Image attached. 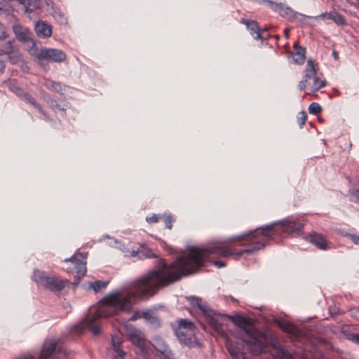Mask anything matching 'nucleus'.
<instances>
[{"instance_id":"nucleus-1","label":"nucleus","mask_w":359,"mask_h":359,"mask_svg":"<svg viewBox=\"0 0 359 359\" xmlns=\"http://www.w3.org/2000/svg\"><path fill=\"white\" fill-rule=\"evenodd\" d=\"M252 252L253 231H251L239 236L218 241L204 248H192L170 264L160 260L156 269L150 271L128 287L104 297L97 306L90 308L82 322L83 327L97 334L100 332L101 318L130 311L137 296L147 298L154 295L159 288L176 282L183 276L196 273L198 268L203 266L209 255H215L220 257L233 255L238 258L244 253Z\"/></svg>"},{"instance_id":"nucleus-2","label":"nucleus","mask_w":359,"mask_h":359,"mask_svg":"<svg viewBox=\"0 0 359 359\" xmlns=\"http://www.w3.org/2000/svg\"><path fill=\"white\" fill-rule=\"evenodd\" d=\"M229 318L240 327V338L252 354L258 355L264 351L266 335L255 328L250 318L239 315L229 316Z\"/></svg>"},{"instance_id":"nucleus-3","label":"nucleus","mask_w":359,"mask_h":359,"mask_svg":"<svg viewBox=\"0 0 359 359\" xmlns=\"http://www.w3.org/2000/svg\"><path fill=\"white\" fill-rule=\"evenodd\" d=\"M33 279L38 285L53 291H60L65 285L64 280L55 277L49 276L45 272L40 270H35L34 271Z\"/></svg>"},{"instance_id":"nucleus-4","label":"nucleus","mask_w":359,"mask_h":359,"mask_svg":"<svg viewBox=\"0 0 359 359\" xmlns=\"http://www.w3.org/2000/svg\"><path fill=\"white\" fill-rule=\"evenodd\" d=\"M177 324L178 327L175 330L177 337L185 344L189 342L194 334L195 328L194 323L186 319H180L177 320Z\"/></svg>"},{"instance_id":"nucleus-5","label":"nucleus","mask_w":359,"mask_h":359,"mask_svg":"<svg viewBox=\"0 0 359 359\" xmlns=\"http://www.w3.org/2000/svg\"><path fill=\"white\" fill-rule=\"evenodd\" d=\"M39 60H46L54 62H61L66 60V54L61 50L55 48H41L36 55Z\"/></svg>"},{"instance_id":"nucleus-6","label":"nucleus","mask_w":359,"mask_h":359,"mask_svg":"<svg viewBox=\"0 0 359 359\" xmlns=\"http://www.w3.org/2000/svg\"><path fill=\"white\" fill-rule=\"evenodd\" d=\"M86 258L87 254L78 252L71 258L66 259L65 262H71L74 265V269L79 276H83L86 273Z\"/></svg>"},{"instance_id":"nucleus-7","label":"nucleus","mask_w":359,"mask_h":359,"mask_svg":"<svg viewBox=\"0 0 359 359\" xmlns=\"http://www.w3.org/2000/svg\"><path fill=\"white\" fill-rule=\"evenodd\" d=\"M317 69L313 61L311 59L307 60L306 67L304 70V79L299 83V88L300 90L307 88V83L310 79L316 76Z\"/></svg>"},{"instance_id":"nucleus-8","label":"nucleus","mask_w":359,"mask_h":359,"mask_svg":"<svg viewBox=\"0 0 359 359\" xmlns=\"http://www.w3.org/2000/svg\"><path fill=\"white\" fill-rule=\"evenodd\" d=\"M208 318L210 325L217 332H220L225 320L224 316L215 313L212 310L209 309L204 314Z\"/></svg>"},{"instance_id":"nucleus-9","label":"nucleus","mask_w":359,"mask_h":359,"mask_svg":"<svg viewBox=\"0 0 359 359\" xmlns=\"http://www.w3.org/2000/svg\"><path fill=\"white\" fill-rule=\"evenodd\" d=\"M309 241L318 249L322 250L330 249L332 244L323 235L316 232H313L310 235Z\"/></svg>"},{"instance_id":"nucleus-10","label":"nucleus","mask_w":359,"mask_h":359,"mask_svg":"<svg viewBox=\"0 0 359 359\" xmlns=\"http://www.w3.org/2000/svg\"><path fill=\"white\" fill-rule=\"evenodd\" d=\"M275 323L283 331L294 337H297L299 334L298 327L287 320L276 319Z\"/></svg>"},{"instance_id":"nucleus-11","label":"nucleus","mask_w":359,"mask_h":359,"mask_svg":"<svg viewBox=\"0 0 359 359\" xmlns=\"http://www.w3.org/2000/svg\"><path fill=\"white\" fill-rule=\"evenodd\" d=\"M292 61L297 65H302L306 58V49L298 46L297 43L293 44Z\"/></svg>"},{"instance_id":"nucleus-12","label":"nucleus","mask_w":359,"mask_h":359,"mask_svg":"<svg viewBox=\"0 0 359 359\" xmlns=\"http://www.w3.org/2000/svg\"><path fill=\"white\" fill-rule=\"evenodd\" d=\"M36 34L39 37L47 38L52 34L51 26L44 22H38L35 25Z\"/></svg>"},{"instance_id":"nucleus-13","label":"nucleus","mask_w":359,"mask_h":359,"mask_svg":"<svg viewBox=\"0 0 359 359\" xmlns=\"http://www.w3.org/2000/svg\"><path fill=\"white\" fill-rule=\"evenodd\" d=\"M127 336L129 339V340L135 345L137 346H141L144 344V337L142 334V333L135 330L132 329L128 330L127 333Z\"/></svg>"},{"instance_id":"nucleus-14","label":"nucleus","mask_w":359,"mask_h":359,"mask_svg":"<svg viewBox=\"0 0 359 359\" xmlns=\"http://www.w3.org/2000/svg\"><path fill=\"white\" fill-rule=\"evenodd\" d=\"M242 22L247 26V28L250 32L251 35H252L255 39L262 40L263 37L261 35V32L259 29L257 22L248 21L243 19L242 20Z\"/></svg>"},{"instance_id":"nucleus-15","label":"nucleus","mask_w":359,"mask_h":359,"mask_svg":"<svg viewBox=\"0 0 359 359\" xmlns=\"http://www.w3.org/2000/svg\"><path fill=\"white\" fill-rule=\"evenodd\" d=\"M280 13L281 15H283L288 18H294L299 20V21H304V20L309 18V17H306L304 15L294 12L290 8H280Z\"/></svg>"},{"instance_id":"nucleus-16","label":"nucleus","mask_w":359,"mask_h":359,"mask_svg":"<svg viewBox=\"0 0 359 359\" xmlns=\"http://www.w3.org/2000/svg\"><path fill=\"white\" fill-rule=\"evenodd\" d=\"M187 299L192 306L197 307L203 314L206 313L209 310L208 306L202 302V299L199 297L191 296L187 297Z\"/></svg>"},{"instance_id":"nucleus-17","label":"nucleus","mask_w":359,"mask_h":359,"mask_svg":"<svg viewBox=\"0 0 359 359\" xmlns=\"http://www.w3.org/2000/svg\"><path fill=\"white\" fill-rule=\"evenodd\" d=\"M227 348L233 359H250L241 353L238 346L232 342H227Z\"/></svg>"},{"instance_id":"nucleus-18","label":"nucleus","mask_w":359,"mask_h":359,"mask_svg":"<svg viewBox=\"0 0 359 359\" xmlns=\"http://www.w3.org/2000/svg\"><path fill=\"white\" fill-rule=\"evenodd\" d=\"M312 83L308 81L307 87H309L311 90L316 92L325 85V81L317 77L316 76L311 79Z\"/></svg>"},{"instance_id":"nucleus-19","label":"nucleus","mask_w":359,"mask_h":359,"mask_svg":"<svg viewBox=\"0 0 359 359\" xmlns=\"http://www.w3.org/2000/svg\"><path fill=\"white\" fill-rule=\"evenodd\" d=\"M153 346L157 351L163 355H167V353H170L164 341L161 339H155Z\"/></svg>"},{"instance_id":"nucleus-20","label":"nucleus","mask_w":359,"mask_h":359,"mask_svg":"<svg viewBox=\"0 0 359 359\" xmlns=\"http://www.w3.org/2000/svg\"><path fill=\"white\" fill-rule=\"evenodd\" d=\"M274 347L276 349V357L278 359H292V355L286 351L282 347L277 346L276 343H274Z\"/></svg>"},{"instance_id":"nucleus-21","label":"nucleus","mask_w":359,"mask_h":359,"mask_svg":"<svg viewBox=\"0 0 359 359\" xmlns=\"http://www.w3.org/2000/svg\"><path fill=\"white\" fill-rule=\"evenodd\" d=\"M112 346L114 350L118 354V355L123 359L125 356V352L121 349V340L118 337H113L111 340Z\"/></svg>"},{"instance_id":"nucleus-22","label":"nucleus","mask_w":359,"mask_h":359,"mask_svg":"<svg viewBox=\"0 0 359 359\" xmlns=\"http://www.w3.org/2000/svg\"><path fill=\"white\" fill-rule=\"evenodd\" d=\"M44 85L47 88L55 90L56 92H61L62 90V84L59 82H55L51 80H46Z\"/></svg>"},{"instance_id":"nucleus-23","label":"nucleus","mask_w":359,"mask_h":359,"mask_svg":"<svg viewBox=\"0 0 359 359\" xmlns=\"http://www.w3.org/2000/svg\"><path fill=\"white\" fill-rule=\"evenodd\" d=\"M140 253L142 257L151 258L156 257L152 250L148 248L146 244H141L140 246Z\"/></svg>"},{"instance_id":"nucleus-24","label":"nucleus","mask_w":359,"mask_h":359,"mask_svg":"<svg viewBox=\"0 0 359 359\" xmlns=\"http://www.w3.org/2000/svg\"><path fill=\"white\" fill-rule=\"evenodd\" d=\"M18 95L22 96L25 101L29 103L30 104L33 105L35 107H38L36 103L35 102L34 100L28 94L22 92L20 89L18 88H16V90L15 91Z\"/></svg>"},{"instance_id":"nucleus-25","label":"nucleus","mask_w":359,"mask_h":359,"mask_svg":"<svg viewBox=\"0 0 359 359\" xmlns=\"http://www.w3.org/2000/svg\"><path fill=\"white\" fill-rule=\"evenodd\" d=\"M108 284L107 281L97 280L90 283V287L95 292H98L101 290L105 288Z\"/></svg>"},{"instance_id":"nucleus-26","label":"nucleus","mask_w":359,"mask_h":359,"mask_svg":"<svg viewBox=\"0 0 359 359\" xmlns=\"http://www.w3.org/2000/svg\"><path fill=\"white\" fill-rule=\"evenodd\" d=\"M321 111V107L317 102L311 103L309 107V112L312 114H316Z\"/></svg>"},{"instance_id":"nucleus-27","label":"nucleus","mask_w":359,"mask_h":359,"mask_svg":"<svg viewBox=\"0 0 359 359\" xmlns=\"http://www.w3.org/2000/svg\"><path fill=\"white\" fill-rule=\"evenodd\" d=\"M332 20H333L338 25H346V20H345L344 18L341 15H340L337 13H334V17Z\"/></svg>"},{"instance_id":"nucleus-28","label":"nucleus","mask_w":359,"mask_h":359,"mask_svg":"<svg viewBox=\"0 0 359 359\" xmlns=\"http://www.w3.org/2000/svg\"><path fill=\"white\" fill-rule=\"evenodd\" d=\"M306 118L307 115L305 111H301L298 114L297 122L301 128L305 124Z\"/></svg>"},{"instance_id":"nucleus-29","label":"nucleus","mask_w":359,"mask_h":359,"mask_svg":"<svg viewBox=\"0 0 359 359\" xmlns=\"http://www.w3.org/2000/svg\"><path fill=\"white\" fill-rule=\"evenodd\" d=\"M163 219L164 220L165 224L166 227L169 229H172V224L173 222V219L171 215H163Z\"/></svg>"},{"instance_id":"nucleus-30","label":"nucleus","mask_w":359,"mask_h":359,"mask_svg":"<svg viewBox=\"0 0 359 359\" xmlns=\"http://www.w3.org/2000/svg\"><path fill=\"white\" fill-rule=\"evenodd\" d=\"M143 316L147 320H148L151 323H154L156 321H158L156 317L153 316L152 313H151V312L144 313L143 314Z\"/></svg>"},{"instance_id":"nucleus-31","label":"nucleus","mask_w":359,"mask_h":359,"mask_svg":"<svg viewBox=\"0 0 359 359\" xmlns=\"http://www.w3.org/2000/svg\"><path fill=\"white\" fill-rule=\"evenodd\" d=\"M160 218H161V216L154 214L150 217H147L146 218V220L148 223L154 224V223H157Z\"/></svg>"},{"instance_id":"nucleus-32","label":"nucleus","mask_w":359,"mask_h":359,"mask_svg":"<svg viewBox=\"0 0 359 359\" xmlns=\"http://www.w3.org/2000/svg\"><path fill=\"white\" fill-rule=\"evenodd\" d=\"M334 13H335V12L325 13H323L320 15H319V17L321 18H323V19L332 20Z\"/></svg>"},{"instance_id":"nucleus-33","label":"nucleus","mask_w":359,"mask_h":359,"mask_svg":"<svg viewBox=\"0 0 359 359\" xmlns=\"http://www.w3.org/2000/svg\"><path fill=\"white\" fill-rule=\"evenodd\" d=\"M351 315L353 318L359 320V308H354L351 310Z\"/></svg>"},{"instance_id":"nucleus-34","label":"nucleus","mask_w":359,"mask_h":359,"mask_svg":"<svg viewBox=\"0 0 359 359\" xmlns=\"http://www.w3.org/2000/svg\"><path fill=\"white\" fill-rule=\"evenodd\" d=\"M6 37V30L5 27L0 23V39Z\"/></svg>"},{"instance_id":"nucleus-35","label":"nucleus","mask_w":359,"mask_h":359,"mask_svg":"<svg viewBox=\"0 0 359 359\" xmlns=\"http://www.w3.org/2000/svg\"><path fill=\"white\" fill-rule=\"evenodd\" d=\"M351 241L356 245H359V236L349 235Z\"/></svg>"},{"instance_id":"nucleus-36","label":"nucleus","mask_w":359,"mask_h":359,"mask_svg":"<svg viewBox=\"0 0 359 359\" xmlns=\"http://www.w3.org/2000/svg\"><path fill=\"white\" fill-rule=\"evenodd\" d=\"M351 196L353 197V200H355V201L359 202V191H358V190L353 191L351 194Z\"/></svg>"},{"instance_id":"nucleus-37","label":"nucleus","mask_w":359,"mask_h":359,"mask_svg":"<svg viewBox=\"0 0 359 359\" xmlns=\"http://www.w3.org/2000/svg\"><path fill=\"white\" fill-rule=\"evenodd\" d=\"M213 264L218 268H222L226 266L225 262L222 261H215L213 262Z\"/></svg>"},{"instance_id":"nucleus-38","label":"nucleus","mask_w":359,"mask_h":359,"mask_svg":"<svg viewBox=\"0 0 359 359\" xmlns=\"http://www.w3.org/2000/svg\"><path fill=\"white\" fill-rule=\"evenodd\" d=\"M137 255H140V248L137 250H132L131 252H130V255L131 257H135L137 256Z\"/></svg>"},{"instance_id":"nucleus-39","label":"nucleus","mask_w":359,"mask_h":359,"mask_svg":"<svg viewBox=\"0 0 359 359\" xmlns=\"http://www.w3.org/2000/svg\"><path fill=\"white\" fill-rule=\"evenodd\" d=\"M138 318H139L138 314L135 313L133 316H131V317L129 318V320L134 321V320H137Z\"/></svg>"},{"instance_id":"nucleus-40","label":"nucleus","mask_w":359,"mask_h":359,"mask_svg":"<svg viewBox=\"0 0 359 359\" xmlns=\"http://www.w3.org/2000/svg\"><path fill=\"white\" fill-rule=\"evenodd\" d=\"M284 34H285V36L286 38H288V37H289V29H285V31H284Z\"/></svg>"},{"instance_id":"nucleus-41","label":"nucleus","mask_w":359,"mask_h":359,"mask_svg":"<svg viewBox=\"0 0 359 359\" xmlns=\"http://www.w3.org/2000/svg\"><path fill=\"white\" fill-rule=\"evenodd\" d=\"M332 55H333V56H334V59H335V60H337V59H338V54H337V51H336V50H333V52H332Z\"/></svg>"},{"instance_id":"nucleus-42","label":"nucleus","mask_w":359,"mask_h":359,"mask_svg":"<svg viewBox=\"0 0 359 359\" xmlns=\"http://www.w3.org/2000/svg\"><path fill=\"white\" fill-rule=\"evenodd\" d=\"M354 340L358 343L359 344V335H355L354 337Z\"/></svg>"},{"instance_id":"nucleus-43","label":"nucleus","mask_w":359,"mask_h":359,"mask_svg":"<svg viewBox=\"0 0 359 359\" xmlns=\"http://www.w3.org/2000/svg\"><path fill=\"white\" fill-rule=\"evenodd\" d=\"M17 29H18V27H14V29H15V32H17Z\"/></svg>"},{"instance_id":"nucleus-44","label":"nucleus","mask_w":359,"mask_h":359,"mask_svg":"<svg viewBox=\"0 0 359 359\" xmlns=\"http://www.w3.org/2000/svg\"><path fill=\"white\" fill-rule=\"evenodd\" d=\"M358 1H359V0H357Z\"/></svg>"}]
</instances>
